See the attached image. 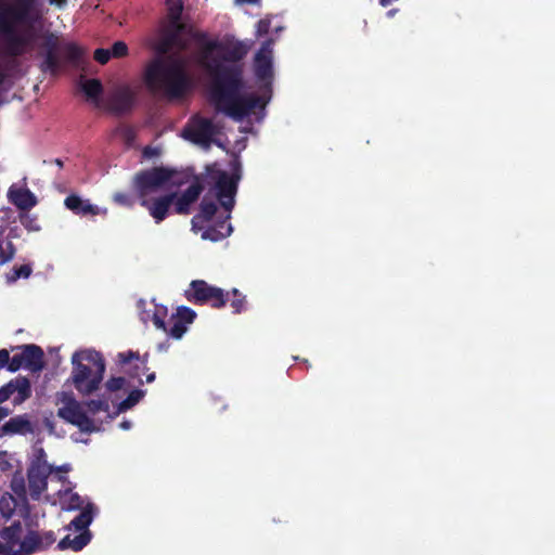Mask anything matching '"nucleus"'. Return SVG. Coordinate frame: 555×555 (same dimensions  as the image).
<instances>
[{
	"label": "nucleus",
	"mask_w": 555,
	"mask_h": 555,
	"mask_svg": "<svg viewBox=\"0 0 555 555\" xmlns=\"http://www.w3.org/2000/svg\"><path fill=\"white\" fill-rule=\"evenodd\" d=\"M167 16L160 26L159 36L152 46L158 54L144 69L143 80L152 93L169 100H178L191 88L186 64L180 57H164L172 49L184 50L188 46L186 25L182 22L183 1L167 0Z\"/></svg>",
	"instance_id": "f257e3e1"
},
{
	"label": "nucleus",
	"mask_w": 555,
	"mask_h": 555,
	"mask_svg": "<svg viewBox=\"0 0 555 555\" xmlns=\"http://www.w3.org/2000/svg\"><path fill=\"white\" fill-rule=\"evenodd\" d=\"M246 55L242 46L229 49L221 59L208 57L207 52L201 60L202 67L210 78V101L218 113L242 121L256 111H264L270 96L255 93L242 94L244 88V68L238 62Z\"/></svg>",
	"instance_id": "f03ea898"
},
{
	"label": "nucleus",
	"mask_w": 555,
	"mask_h": 555,
	"mask_svg": "<svg viewBox=\"0 0 555 555\" xmlns=\"http://www.w3.org/2000/svg\"><path fill=\"white\" fill-rule=\"evenodd\" d=\"M106 370L101 352L86 349L72 356L70 380L81 396H90L100 389Z\"/></svg>",
	"instance_id": "7ed1b4c3"
},
{
	"label": "nucleus",
	"mask_w": 555,
	"mask_h": 555,
	"mask_svg": "<svg viewBox=\"0 0 555 555\" xmlns=\"http://www.w3.org/2000/svg\"><path fill=\"white\" fill-rule=\"evenodd\" d=\"M43 61L40 69L43 73L56 75L63 66L80 68L85 63L86 51L76 42H60L53 33L44 35L42 42Z\"/></svg>",
	"instance_id": "20e7f679"
},
{
	"label": "nucleus",
	"mask_w": 555,
	"mask_h": 555,
	"mask_svg": "<svg viewBox=\"0 0 555 555\" xmlns=\"http://www.w3.org/2000/svg\"><path fill=\"white\" fill-rule=\"evenodd\" d=\"M242 178L241 163L235 159L231 163V173L217 167L207 166L206 184L208 193H212L221 207L231 212L235 205L238 182Z\"/></svg>",
	"instance_id": "39448f33"
},
{
	"label": "nucleus",
	"mask_w": 555,
	"mask_h": 555,
	"mask_svg": "<svg viewBox=\"0 0 555 555\" xmlns=\"http://www.w3.org/2000/svg\"><path fill=\"white\" fill-rule=\"evenodd\" d=\"M184 297L193 305H207L214 309H221L229 300V293L204 280H193L185 289Z\"/></svg>",
	"instance_id": "423d86ee"
},
{
	"label": "nucleus",
	"mask_w": 555,
	"mask_h": 555,
	"mask_svg": "<svg viewBox=\"0 0 555 555\" xmlns=\"http://www.w3.org/2000/svg\"><path fill=\"white\" fill-rule=\"evenodd\" d=\"M175 175L176 170L163 166L137 172L133 177V186L139 199L146 198L151 193L165 186Z\"/></svg>",
	"instance_id": "0eeeda50"
},
{
	"label": "nucleus",
	"mask_w": 555,
	"mask_h": 555,
	"mask_svg": "<svg viewBox=\"0 0 555 555\" xmlns=\"http://www.w3.org/2000/svg\"><path fill=\"white\" fill-rule=\"evenodd\" d=\"M61 396L64 405L57 410V416L77 426L82 433H93L95 430L94 423L82 410L81 404L72 393L62 392Z\"/></svg>",
	"instance_id": "6e6552de"
},
{
	"label": "nucleus",
	"mask_w": 555,
	"mask_h": 555,
	"mask_svg": "<svg viewBox=\"0 0 555 555\" xmlns=\"http://www.w3.org/2000/svg\"><path fill=\"white\" fill-rule=\"evenodd\" d=\"M52 467L46 461L43 449L38 450L36 459L31 461L27 469L29 495L33 500H39L48 487V477Z\"/></svg>",
	"instance_id": "1a4fd4ad"
},
{
	"label": "nucleus",
	"mask_w": 555,
	"mask_h": 555,
	"mask_svg": "<svg viewBox=\"0 0 555 555\" xmlns=\"http://www.w3.org/2000/svg\"><path fill=\"white\" fill-rule=\"evenodd\" d=\"M215 133L212 120L201 116L192 117L182 131L184 139L201 145H209Z\"/></svg>",
	"instance_id": "9d476101"
},
{
	"label": "nucleus",
	"mask_w": 555,
	"mask_h": 555,
	"mask_svg": "<svg viewBox=\"0 0 555 555\" xmlns=\"http://www.w3.org/2000/svg\"><path fill=\"white\" fill-rule=\"evenodd\" d=\"M16 392L14 404H21L31 396L30 382L26 376H17L0 388V403L5 402Z\"/></svg>",
	"instance_id": "9b49d317"
},
{
	"label": "nucleus",
	"mask_w": 555,
	"mask_h": 555,
	"mask_svg": "<svg viewBox=\"0 0 555 555\" xmlns=\"http://www.w3.org/2000/svg\"><path fill=\"white\" fill-rule=\"evenodd\" d=\"M176 197L177 192H171L152 199H149L147 197L143 198L140 201V205L149 210V214L156 223H160L168 217L170 207L172 206Z\"/></svg>",
	"instance_id": "f8f14e48"
},
{
	"label": "nucleus",
	"mask_w": 555,
	"mask_h": 555,
	"mask_svg": "<svg viewBox=\"0 0 555 555\" xmlns=\"http://www.w3.org/2000/svg\"><path fill=\"white\" fill-rule=\"evenodd\" d=\"M135 102V94L128 86L117 88L107 98V107L111 112L122 115L129 113Z\"/></svg>",
	"instance_id": "ddd939ff"
},
{
	"label": "nucleus",
	"mask_w": 555,
	"mask_h": 555,
	"mask_svg": "<svg viewBox=\"0 0 555 555\" xmlns=\"http://www.w3.org/2000/svg\"><path fill=\"white\" fill-rule=\"evenodd\" d=\"M255 76L259 81L271 83L273 78L272 50L269 43L262 44L255 55Z\"/></svg>",
	"instance_id": "4468645a"
},
{
	"label": "nucleus",
	"mask_w": 555,
	"mask_h": 555,
	"mask_svg": "<svg viewBox=\"0 0 555 555\" xmlns=\"http://www.w3.org/2000/svg\"><path fill=\"white\" fill-rule=\"evenodd\" d=\"M12 350H22L24 369L38 373L44 367V353L41 347L29 344L13 347Z\"/></svg>",
	"instance_id": "2eb2a0df"
},
{
	"label": "nucleus",
	"mask_w": 555,
	"mask_h": 555,
	"mask_svg": "<svg viewBox=\"0 0 555 555\" xmlns=\"http://www.w3.org/2000/svg\"><path fill=\"white\" fill-rule=\"evenodd\" d=\"M204 191V185L198 181L193 182L181 195L177 194V197L173 202V211L178 215H188L191 211V205L194 204L202 192Z\"/></svg>",
	"instance_id": "dca6fc26"
},
{
	"label": "nucleus",
	"mask_w": 555,
	"mask_h": 555,
	"mask_svg": "<svg viewBox=\"0 0 555 555\" xmlns=\"http://www.w3.org/2000/svg\"><path fill=\"white\" fill-rule=\"evenodd\" d=\"M34 431L27 414L11 417L2 427L1 435H26Z\"/></svg>",
	"instance_id": "f3484780"
},
{
	"label": "nucleus",
	"mask_w": 555,
	"mask_h": 555,
	"mask_svg": "<svg viewBox=\"0 0 555 555\" xmlns=\"http://www.w3.org/2000/svg\"><path fill=\"white\" fill-rule=\"evenodd\" d=\"M231 212H228L223 220L217 221L214 225L208 227L203 233V240H209L211 242H219L231 235L233 228L228 220L231 218Z\"/></svg>",
	"instance_id": "a211bd4d"
},
{
	"label": "nucleus",
	"mask_w": 555,
	"mask_h": 555,
	"mask_svg": "<svg viewBox=\"0 0 555 555\" xmlns=\"http://www.w3.org/2000/svg\"><path fill=\"white\" fill-rule=\"evenodd\" d=\"M9 198L20 210H29L37 205L35 194L28 189H10Z\"/></svg>",
	"instance_id": "6ab92c4d"
},
{
	"label": "nucleus",
	"mask_w": 555,
	"mask_h": 555,
	"mask_svg": "<svg viewBox=\"0 0 555 555\" xmlns=\"http://www.w3.org/2000/svg\"><path fill=\"white\" fill-rule=\"evenodd\" d=\"M64 205L67 209L80 216H94L99 212L96 206L92 205L89 201H83L76 194L68 195L64 201Z\"/></svg>",
	"instance_id": "aec40b11"
},
{
	"label": "nucleus",
	"mask_w": 555,
	"mask_h": 555,
	"mask_svg": "<svg viewBox=\"0 0 555 555\" xmlns=\"http://www.w3.org/2000/svg\"><path fill=\"white\" fill-rule=\"evenodd\" d=\"M91 541V532L83 531L78 535L72 538L69 534L64 537L57 544V548L61 551L64 550H73L75 552L81 551L85 546H87Z\"/></svg>",
	"instance_id": "412c9836"
},
{
	"label": "nucleus",
	"mask_w": 555,
	"mask_h": 555,
	"mask_svg": "<svg viewBox=\"0 0 555 555\" xmlns=\"http://www.w3.org/2000/svg\"><path fill=\"white\" fill-rule=\"evenodd\" d=\"M217 204L209 199L207 195H205L199 204V211L192 218L193 227H197V224L210 221L212 217L217 212Z\"/></svg>",
	"instance_id": "4be33fe9"
},
{
	"label": "nucleus",
	"mask_w": 555,
	"mask_h": 555,
	"mask_svg": "<svg viewBox=\"0 0 555 555\" xmlns=\"http://www.w3.org/2000/svg\"><path fill=\"white\" fill-rule=\"evenodd\" d=\"M92 522L91 511L86 508L81 511L69 524V528H74L77 531H89L88 527Z\"/></svg>",
	"instance_id": "5701e85b"
},
{
	"label": "nucleus",
	"mask_w": 555,
	"mask_h": 555,
	"mask_svg": "<svg viewBox=\"0 0 555 555\" xmlns=\"http://www.w3.org/2000/svg\"><path fill=\"white\" fill-rule=\"evenodd\" d=\"M22 533V525L20 521H14L11 526L4 527L0 531V537L8 543L14 545L20 541Z\"/></svg>",
	"instance_id": "b1692460"
},
{
	"label": "nucleus",
	"mask_w": 555,
	"mask_h": 555,
	"mask_svg": "<svg viewBox=\"0 0 555 555\" xmlns=\"http://www.w3.org/2000/svg\"><path fill=\"white\" fill-rule=\"evenodd\" d=\"M145 396V391L142 389H133L129 392L126 399L119 402L117 410L118 412H126L132 409L140 400Z\"/></svg>",
	"instance_id": "393cba45"
},
{
	"label": "nucleus",
	"mask_w": 555,
	"mask_h": 555,
	"mask_svg": "<svg viewBox=\"0 0 555 555\" xmlns=\"http://www.w3.org/2000/svg\"><path fill=\"white\" fill-rule=\"evenodd\" d=\"M81 89L88 99L98 100L103 92V86L99 79H88L81 85Z\"/></svg>",
	"instance_id": "a878e982"
},
{
	"label": "nucleus",
	"mask_w": 555,
	"mask_h": 555,
	"mask_svg": "<svg viewBox=\"0 0 555 555\" xmlns=\"http://www.w3.org/2000/svg\"><path fill=\"white\" fill-rule=\"evenodd\" d=\"M33 272L30 264H22L20 267H14L10 272L5 274V280L8 284L15 283L18 279H28Z\"/></svg>",
	"instance_id": "bb28decb"
},
{
	"label": "nucleus",
	"mask_w": 555,
	"mask_h": 555,
	"mask_svg": "<svg viewBox=\"0 0 555 555\" xmlns=\"http://www.w3.org/2000/svg\"><path fill=\"white\" fill-rule=\"evenodd\" d=\"M171 326L165 331L169 336L180 339L188 330V325L176 319L173 315L170 318Z\"/></svg>",
	"instance_id": "cd10ccee"
},
{
	"label": "nucleus",
	"mask_w": 555,
	"mask_h": 555,
	"mask_svg": "<svg viewBox=\"0 0 555 555\" xmlns=\"http://www.w3.org/2000/svg\"><path fill=\"white\" fill-rule=\"evenodd\" d=\"M176 319L184 323L185 325L191 324L194 322L196 318V312L185 306H181L177 309V312L172 314Z\"/></svg>",
	"instance_id": "c85d7f7f"
},
{
	"label": "nucleus",
	"mask_w": 555,
	"mask_h": 555,
	"mask_svg": "<svg viewBox=\"0 0 555 555\" xmlns=\"http://www.w3.org/2000/svg\"><path fill=\"white\" fill-rule=\"evenodd\" d=\"M233 298L231 300V307L234 313H241L245 310L246 297L241 294L236 288H233L231 293Z\"/></svg>",
	"instance_id": "c756f323"
},
{
	"label": "nucleus",
	"mask_w": 555,
	"mask_h": 555,
	"mask_svg": "<svg viewBox=\"0 0 555 555\" xmlns=\"http://www.w3.org/2000/svg\"><path fill=\"white\" fill-rule=\"evenodd\" d=\"M41 540L38 533L30 531L22 542V548L27 553H31L39 546Z\"/></svg>",
	"instance_id": "7c9ffc66"
},
{
	"label": "nucleus",
	"mask_w": 555,
	"mask_h": 555,
	"mask_svg": "<svg viewBox=\"0 0 555 555\" xmlns=\"http://www.w3.org/2000/svg\"><path fill=\"white\" fill-rule=\"evenodd\" d=\"M167 315V308L164 306H156L153 314V323L158 330L167 331L165 318Z\"/></svg>",
	"instance_id": "2f4dec72"
},
{
	"label": "nucleus",
	"mask_w": 555,
	"mask_h": 555,
	"mask_svg": "<svg viewBox=\"0 0 555 555\" xmlns=\"http://www.w3.org/2000/svg\"><path fill=\"white\" fill-rule=\"evenodd\" d=\"M88 411L92 414H96L99 412H108L109 404L107 399H96L90 400L86 403Z\"/></svg>",
	"instance_id": "473e14b6"
},
{
	"label": "nucleus",
	"mask_w": 555,
	"mask_h": 555,
	"mask_svg": "<svg viewBox=\"0 0 555 555\" xmlns=\"http://www.w3.org/2000/svg\"><path fill=\"white\" fill-rule=\"evenodd\" d=\"M127 384V380L125 377L118 376V377H111L106 380L105 387L108 391L115 392L120 389H122Z\"/></svg>",
	"instance_id": "72a5a7b5"
},
{
	"label": "nucleus",
	"mask_w": 555,
	"mask_h": 555,
	"mask_svg": "<svg viewBox=\"0 0 555 555\" xmlns=\"http://www.w3.org/2000/svg\"><path fill=\"white\" fill-rule=\"evenodd\" d=\"M15 254H16V248H15L14 244L11 241L7 242L5 247L2 245L1 261L5 262V263L12 261L15 257Z\"/></svg>",
	"instance_id": "f704fd0d"
},
{
	"label": "nucleus",
	"mask_w": 555,
	"mask_h": 555,
	"mask_svg": "<svg viewBox=\"0 0 555 555\" xmlns=\"http://www.w3.org/2000/svg\"><path fill=\"white\" fill-rule=\"evenodd\" d=\"M109 51L114 57H124L128 54V46L124 41H116Z\"/></svg>",
	"instance_id": "c9c22d12"
},
{
	"label": "nucleus",
	"mask_w": 555,
	"mask_h": 555,
	"mask_svg": "<svg viewBox=\"0 0 555 555\" xmlns=\"http://www.w3.org/2000/svg\"><path fill=\"white\" fill-rule=\"evenodd\" d=\"M113 199L118 205L126 206V207H132L133 203H134L132 197L128 193H125V192L115 193L113 196Z\"/></svg>",
	"instance_id": "e433bc0d"
},
{
	"label": "nucleus",
	"mask_w": 555,
	"mask_h": 555,
	"mask_svg": "<svg viewBox=\"0 0 555 555\" xmlns=\"http://www.w3.org/2000/svg\"><path fill=\"white\" fill-rule=\"evenodd\" d=\"M93 57L98 63L104 65L109 61L112 54L108 49L99 48L94 51Z\"/></svg>",
	"instance_id": "4c0bfd02"
},
{
	"label": "nucleus",
	"mask_w": 555,
	"mask_h": 555,
	"mask_svg": "<svg viewBox=\"0 0 555 555\" xmlns=\"http://www.w3.org/2000/svg\"><path fill=\"white\" fill-rule=\"evenodd\" d=\"M24 367L23 363V353H15L12 358H10L9 371L16 372L20 369Z\"/></svg>",
	"instance_id": "58836bf2"
},
{
	"label": "nucleus",
	"mask_w": 555,
	"mask_h": 555,
	"mask_svg": "<svg viewBox=\"0 0 555 555\" xmlns=\"http://www.w3.org/2000/svg\"><path fill=\"white\" fill-rule=\"evenodd\" d=\"M118 359H119V362L121 364H127V363H129L132 360H139L140 359V354L137 351L128 350V351H125V352H119L118 353Z\"/></svg>",
	"instance_id": "ea45409f"
},
{
	"label": "nucleus",
	"mask_w": 555,
	"mask_h": 555,
	"mask_svg": "<svg viewBox=\"0 0 555 555\" xmlns=\"http://www.w3.org/2000/svg\"><path fill=\"white\" fill-rule=\"evenodd\" d=\"M122 139L128 145H131L135 139V132L131 127H124L120 129Z\"/></svg>",
	"instance_id": "a19ab883"
},
{
	"label": "nucleus",
	"mask_w": 555,
	"mask_h": 555,
	"mask_svg": "<svg viewBox=\"0 0 555 555\" xmlns=\"http://www.w3.org/2000/svg\"><path fill=\"white\" fill-rule=\"evenodd\" d=\"M11 488L14 491V493H16L17 495H23L26 492L25 482H24L23 478H20V479L14 478L12 481Z\"/></svg>",
	"instance_id": "79ce46f5"
},
{
	"label": "nucleus",
	"mask_w": 555,
	"mask_h": 555,
	"mask_svg": "<svg viewBox=\"0 0 555 555\" xmlns=\"http://www.w3.org/2000/svg\"><path fill=\"white\" fill-rule=\"evenodd\" d=\"M10 353L7 349H0V367H7L9 370Z\"/></svg>",
	"instance_id": "37998d69"
},
{
	"label": "nucleus",
	"mask_w": 555,
	"mask_h": 555,
	"mask_svg": "<svg viewBox=\"0 0 555 555\" xmlns=\"http://www.w3.org/2000/svg\"><path fill=\"white\" fill-rule=\"evenodd\" d=\"M269 26H270V23L268 21L260 20L258 22V34L259 35L267 34L269 31Z\"/></svg>",
	"instance_id": "c03bdc74"
},
{
	"label": "nucleus",
	"mask_w": 555,
	"mask_h": 555,
	"mask_svg": "<svg viewBox=\"0 0 555 555\" xmlns=\"http://www.w3.org/2000/svg\"><path fill=\"white\" fill-rule=\"evenodd\" d=\"M80 504H81V501H80L79 495L78 494L72 495L70 502H69V508L70 509L79 508Z\"/></svg>",
	"instance_id": "a18cd8bd"
},
{
	"label": "nucleus",
	"mask_w": 555,
	"mask_h": 555,
	"mask_svg": "<svg viewBox=\"0 0 555 555\" xmlns=\"http://www.w3.org/2000/svg\"><path fill=\"white\" fill-rule=\"evenodd\" d=\"M154 155H156V150H155V149H153V147H151V146H146V147H144V150H143V156H145V157H152V156H154Z\"/></svg>",
	"instance_id": "49530a36"
},
{
	"label": "nucleus",
	"mask_w": 555,
	"mask_h": 555,
	"mask_svg": "<svg viewBox=\"0 0 555 555\" xmlns=\"http://www.w3.org/2000/svg\"><path fill=\"white\" fill-rule=\"evenodd\" d=\"M51 4H55L57 7H62L66 3V0H49Z\"/></svg>",
	"instance_id": "de8ad7c7"
},
{
	"label": "nucleus",
	"mask_w": 555,
	"mask_h": 555,
	"mask_svg": "<svg viewBox=\"0 0 555 555\" xmlns=\"http://www.w3.org/2000/svg\"><path fill=\"white\" fill-rule=\"evenodd\" d=\"M50 163L55 164L59 168L63 167V160L61 158H55V159L51 160Z\"/></svg>",
	"instance_id": "09e8293b"
},
{
	"label": "nucleus",
	"mask_w": 555,
	"mask_h": 555,
	"mask_svg": "<svg viewBox=\"0 0 555 555\" xmlns=\"http://www.w3.org/2000/svg\"><path fill=\"white\" fill-rule=\"evenodd\" d=\"M240 3H248V4H256L259 2V0H236Z\"/></svg>",
	"instance_id": "8fccbe9b"
},
{
	"label": "nucleus",
	"mask_w": 555,
	"mask_h": 555,
	"mask_svg": "<svg viewBox=\"0 0 555 555\" xmlns=\"http://www.w3.org/2000/svg\"><path fill=\"white\" fill-rule=\"evenodd\" d=\"M155 377H156L155 373H150V374L146 376V382H147V383H152V382H154V380H155Z\"/></svg>",
	"instance_id": "3c124183"
},
{
	"label": "nucleus",
	"mask_w": 555,
	"mask_h": 555,
	"mask_svg": "<svg viewBox=\"0 0 555 555\" xmlns=\"http://www.w3.org/2000/svg\"><path fill=\"white\" fill-rule=\"evenodd\" d=\"M398 12V9H391L387 12V16L388 17H392L395 16V14Z\"/></svg>",
	"instance_id": "603ef678"
},
{
	"label": "nucleus",
	"mask_w": 555,
	"mask_h": 555,
	"mask_svg": "<svg viewBox=\"0 0 555 555\" xmlns=\"http://www.w3.org/2000/svg\"><path fill=\"white\" fill-rule=\"evenodd\" d=\"M4 80H5V74L0 70V86L4 82Z\"/></svg>",
	"instance_id": "864d4df0"
},
{
	"label": "nucleus",
	"mask_w": 555,
	"mask_h": 555,
	"mask_svg": "<svg viewBox=\"0 0 555 555\" xmlns=\"http://www.w3.org/2000/svg\"><path fill=\"white\" fill-rule=\"evenodd\" d=\"M47 539H48L49 543H52L54 541L53 533L52 532L48 533Z\"/></svg>",
	"instance_id": "5fc2aeb1"
},
{
	"label": "nucleus",
	"mask_w": 555,
	"mask_h": 555,
	"mask_svg": "<svg viewBox=\"0 0 555 555\" xmlns=\"http://www.w3.org/2000/svg\"><path fill=\"white\" fill-rule=\"evenodd\" d=\"M7 552V547L4 546V544H2L0 542V554H4Z\"/></svg>",
	"instance_id": "6e6d98bb"
},
{
	"label": "nucleus",
	"mask_w": 555,
	"mask_h": 555,
	"mask_svg": "<svg viewBox=\"0 0 555 555\" xmlns=\"http://www.w3.org/2000/svg\"><path fill=\"white\" fill-rule=\"evenodd\" d=\"M129 426H130V425H129V423H128V422H124V423L121 424V427H122V428H125V429H128V428H129Z\"/></svg>",
	"instance_id": "4d7b16f0"
},
{
	"label": "nucleus",
	"mask_w": 555,
	"mask_h": 555,
	"mask_svg": "<svg viewBox=\"0 0 555 555\" xmlns=\"http://www.w3.org/2000/svg\"><path fill=\"white\" fill-rule=\"evenodd\" d=\"M158 348L162 350V349H165V346L158 345Z\"/></svg>",
	"instance_id": "13d9d810"
},
{
	"label": "nucleus",
	"mask_w": 555,
	"mask_h": 555,
	"mask_svg": "<svg viewBox=\"0 0 555 555\" xmlns=\"http://www.w3.org/2000/svg\"><path fill=\"white\" fill-rule=\"evenodd\" d=\"M158 348L162 350V349H165V346L158 345Z\"/></svg>",
	"instance_id": "bf43d9fd"
},
{
	"label": "nucleus",
	"mask_w": 555,
	"mask_h": 555,
	"mask_svg": "<svg viewBox=\"0 0 555 555\" xmlns=\"http://www.w3.org/2000/svg\"><path fill=\"white\" fill-rule=\"evenodd\" d=\"M34 2H37V0H33Z\"/></svg>",
	"instance_id": "052dcab7"
}]
</instances>
